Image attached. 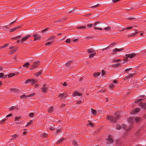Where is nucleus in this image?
Wrapping results in <instances>:
<instances>
[{"mask_svg":"<svg viewBox=\"0 0 146 146\" xmlns=\"http://www.w3.org/2000/svg\"><path fill=\"white\" fill-rule=\"evenodd\" d=\"M86 28V27L85 26H79L77 27V28L78 29H84Z\"/></svg>","mask_w":146,"mask_h":146,"instance_id":"obj_33","label":"nucleus"},{"mask_svg":"<svg viewBox=\"0 0 146 146\" xmlns=\"http://www.w3.org/2000/svg\"><path fill=\"white\" fill-rule=\"evenodd\" d=\"M120 65V64H117L113 65L112 66L114 67H118Z\"/></svg>","mask_w":146,"mask_h":146,"instance_id":"obj_40","label":"nucleus"},{"mask_svg":"<svg viewBox=\"0 0 146 146\" xmlns=\"http://www.w3.org/2000/svg\"><path fill=\"white\" fill-rule=\"evenodd\" d=\"M70 42V39H67L66 40V42L67 43H69Z\"/></svg>","mask_w":146,"mask_h":146,"instance_id":"obj_47","label":"nucleus"},{"mask_svg":"<svg viewBox=\"0 0 146 146\" xmlns=\"http://www.w3.org/2000/svg\"><path fill=\"white\" fill-rule=\"evenodd\" d=\"M93 25V24H88L87 26L89 27H91Z\"/></svg>","mask_w":146,"mask_h":146,"instance_id":"obj_59","label":"nucleus"},{"mask_svg":"<svg viewBox=\"0 0 146 146\" xmlns=\"http://www.w3.org/2000/svg\"><path fill=\"white\" fill-rule=\"evenodd\" d=\"M120 1V0H112V1L113 3H115Z\"/></svg>","mask_w":146,"mask_h":146,"instance_id":"obj_55","label":"nucleus"},{"mask_svg":"<svg viewBox=\"0 0 146 146\" xmlns=\"http://www.w3.org/2000/svg\"><path fill=\"white\" fill-rule=\"evenodd\" d=\"M20 118V117H16L15 118V121H19V119Z\"/></svg>","mask_w":146,"mask_h":146,"instance_id":"obj_61","label":"nucleus"},{"mask_svg":"<svg viewBox=\"0 0 146 146\" xmlns=\"http://www.w3.org/2000/svg\"><path fill=\"white\" fill-rule=\"evenodd\" d=\"M100 72H97L96 73H94L93 74V75L94 77H97L100 75Z\"/></svg>","mask_w":146,"mask_h":146,"instance_id":"obj_22","label":"nucleus"},{"mask_svg":"<svg viewBox=\"0 0 146 146\" xmlns=\"http://www.w3.org/2000/svg\"><path fill=\"white\" fill-rule=\"evenodd\" d=\"M66 96V95H65L64 93H62L60 94L59 95V97H60L61 98L65 97Z\"/></svg>","mask_w":146,"mask_h":146,"instance_id":"obj_23","label":"nucleus"},{"mask_svg":"<svg viewBox=\"0 0 146 146\" xmlns=\"http://www.w3.org/2000/svg\"><path fill=\"white\" fill-rule=\"evenodd\" d=\"M40 136L41 137H46L47 136V134L45 133H43L42 134H41L40 135Z\"/></svg>","mask_w":146,"mask_h":146,"instance_id":"obj_27","label":"nucleus"},{"mask_svg":"<svg viewBox=\"0 0 146 146\" xmlns=\"http://www.w3.org/2000/svg\"><path fill=\"white\" fill-rule=\"evenodd\" d=\"M21 37V36L20 35H19L18 36L15 37H14L11 38L12 40H17L18 39H20Z\"/></svg>","mask_w":146,"mask_h":146,"instance_id":"obj_20","label":"nucleus"},{"mask_svg":"<svg viewBox=\"0 0 146 146\" xmlns=\"http://www.w3.org/2000/svg\"><path fill=\"white\" fill-rule=\"evenodd\" d=\"M29 65V63H26L23 65V67H25L26 68H28Z\"/></svg>","mask_w":146,"mask_h":146,"instance_id":"obj_29","label":"nucleus"},{"mask_svg":"<svg viewBox=\"0 0 146 146\" xmlns=\"http://www.w3.org/2000/svg\"><path fill=\"white\" fill-rule=\"evenodd\" d=\"M107 140L109 142L108 143H112L113 142V140L111 136L108 137V138L107 139Z\"/></svg>","mask_w":146,"mask_h":146,"instance_id":"obj_12","label":"nucleus"},{"mask_svg":"<svg viewBox=\"0 0 146 146\" xmlns=\"http://www.w3.org/2000/svg\"><path fill=\"white\" fill-rule=\"evenodd\" d=\"M4 76V74L3 73H0V78H3Z\"/></svg>","mask_w":146,"mask_h":146,"instance_id":"obj_57","label":"nucleus"},{"mask_svg":"<svg viewBox=\"0 0 146 146\" xmlns=\"http://www.w3.org/2000/svg\"><path fill=\"white\" fill-rule=\"evenodd\" d=\"M43 87L41 88L42 91L43 92L46 93L48 90V87L45 84H44L43 85Z\"/></svg>","mask_w":146,"mask_h":146,"instance_id":"obj_5","label":"nucleus"},{"mask_svg":"<svg viewBox=\"0 0 146 146\" xmlns=\"http://www.w3.org/2000/svg\"><path fill=\"white\" fill-rule=\"evenodd\" d=\"M88 52V54H91L95 52V50L92 48H90L88 49L87 50Z\"/></svg>","mask_w":146,"mask_h":146,"instance_id":"obj_13","label":"nucleus"},{"mask_svg":"<svg viewBox=\"0 0 146 146\" xmlns=\"http://www.w3.org/2000/svg\"><path fill=\"white\" fill-rule=\"evenodd\" d=\"M6 120V119H2V120H1V121H0V123H1L3 122Z\"/></svg>","mask_w":146,"mask_h":146,"instance_id":"obj_50","label":"nucleus"},{"mask_svg":"<svg viewBox=\"0 0 146 146\" xmlns=\"http://www.w3.org/2000/svg\"><path fill=\"white\" fill-rule=\"evenodd\" d=\"M18 136L16 135H14L12 136V138L10 139V140H11L14 138H15L17 137Z\"/></svg>","mask_w":146,"mask_h":146,"instance_id":"obj_37","label":"nucleus"},{"mask_svg":"<svg viewBox=\"0 0 146 146\" xmlns=\"http://www.w3.org/2000/svg\"><path fill=\"white\" fill-rule=\"evenodd\" d=\"M63 139H64V138H62V139L61 138V139H59L58 141L56 143V144H59V143H60L62 141Z\"/></svg>","mask_w":146,"mask_h":146,"instance_id":"obj_32","label":"nucleus"},{"mask_svg":"<svg viewBox=\"0 0 146 146\" xmlns=\"http://www.w3.org/2000/svg\"><path fill=\"white\" fill-rule=\"evenodd\" d=\"M91 14V13H90L88 14L84 15V16H85V17H89V16H90Z\"/></svg>","mask_w":146,"mask_h":146,"instance_id":"obj_60","label":"nucleus"},{"mask_svg":"<svg viewBox=\"0 0 146 146\" xmlns=\"http://www.w3.org/2000/svg\"><path fill=\"white\" fill-rule=\"evenodd\" d=\"M140 109L139 108H137L135 109L134 110L132 111L131 113V114H134L135 112H137L139 111Z\"/></svg>","mask_w":146,"mask_h":146,"instance_id":"obj_14","label":"nucleus"},{"mask_svg":"<svg viewBox=\"0 0 146 146\" xmlns=\"http://www.w3.org/2000/svg\"><path fill=\"white\" fill-rule=\"evenodd\" d=\"M55 38H56L55 36H53V37H50V38H48V40H49L51 39H55Z\"/></svg>","mask_w":146,"mask_h":146,"instance_id":"obj_52","label":"nucleus"},{"mask_svg":"<svg viewBox=\"0 0 146 146\" xmlns=\"http://www.w3.org/2000/svg\"><path fill=\"white\" fill-rule=\"evenodd\" d=\"M34 115V113H30L29 114V116L31 117H33Z\"/></svg>","mask_w":146,"mask_h":146,"instance_id":"obj_34","label":"nucleus"},{"mask_svg":"<svg viewBox=\"0 0 146 146\" xmlns=\"http://www.w3.org/2000/svg\"><path fill=\"white\" fill-rule=\"evenodd\" d=\"M27 95L26 96L25 94H24V95H23L22 96H20V98H25L27 97Z\"/></svg>","mask_w":146,"mask_h":146,"instance_id":"obj_41","label":"nucleus"},{"mask_svg":"<svg viewBox=\"0 0 146 146\" xmlns=\"http://www.w3.org/2000/svg\"><path fill=\"white\" fill-rule=\"evenodd\" d=\"M100 4H97V5H94V6H93L92 7H91L93 8H94L96 7H98V6H100Z\"/></svg>","mask_w":146,"mask_h":146,"instance_id":"obj_51","label":"nucleus"},{"mask_svg":"<svg viewBox=\"0 0 146 146\" xmlns=\"http://www.w3.org/2000/svg\"><path fill=\"white\" fill-rule=\"evenodd\" d=\"M54 129V126L50 127V131H52Z\"/></svg>","mask_w":146,"mask_h":146,"instance_id":"obj_53","label":"nucleus"},{"mask_svg":"<svg viewBox=\"0 0 146 146\" xmlns=\"http://www.w3.org/2000/svg\"><path fill=\"white\" fill-rule=\"evenodd\" d=\"M8 44L9 43L5 44L4 45L0 46V48H5V47H7L8 46Z\"/></svg>","mask_w":146,"mask_h":146,"instance_id":"obj_28","label":"nucleus"},{"mask_svg":"<svg viewBox=\"0 0 146 146\" xmlns=\"http://www.w3.org/2000/svg\"><path fill=\"white\" fill-rule=\"evenodd\" d=\"M141 120L140 118L139 117H135V121L137 123L139 122Z\"/></svg>","mask_w":146,"mask_h":146,"instance_id":"obj_21","label":"nucleus"},{"mask_svg":"<svg viewBox=\"0 0 146 146\" xmlns=\"http://www.w3.org/2000/svg\"><path fill=\"white\" fill-rule=\"evenodd\" d=\"M105 74V72L104 70H102V73L101 75L102 76H103Z\"/></svg>","mask_w":146,"mask_h":146,"instance_id":"obj_58","label":"nucleus"},{"mask_svg":"<svg viewBox=\"0 0 146 146\" xmlns=\"http://www.w3.org/2000/svg\"><path fill=\"white\" fill-rule=\"evenodd\" d=\"M141 100H142V99H137L135 100V102L136 103V102H140Z\"/></svg>","mask_w":146,"mask_h":146,"instance_id":"obj_46","label":"nucleus"},{"mask_svg":"<svg viewBox=\"0 0 146 146\" xmlns=\"http://www.w3.org/2000/svg\"><path fill=\"white\" fill-rule=\"evenodd\" d=\"M116 44V42H113V43H111V44H110L107 47L104 48L102 49V51H104L106 49H107L108 48H110L112 47L113 46H115Z\"/></svg>","mask_w":146,"mask_h":146,"instance_id":"obj_8","label":"nucleus"},{"mask_svg":"<svg viewBox=\"0 0 146 146\" xmlns=\"http://www.w3.org/2000/svg\"><path fill=\"white\" fill-rule=\"evenodd\" d=\"M52 43H53V42H46V45H50V44H52Z\"/></svg>","mask_w":146,"mask_h":146,"instance_id":"obj_42","label":"nucleus"},{"mask_svg":"<svg viewBox=\"0 0 146 146\" xmlns=\"http://www.w3.org/2000/svg\"><path fill=\"white\" fill-rule=\"evenodd\" d=\"M34 37V40L35 41L40 39V37L37 34H35L33 35Z\"/></svg>","mask_w":146,"mask_h":146,"instance_id":"obj_9","label":"nucleus"},{"mask_svg":"<svg viewBox=\"0 0 146 146\" xmlns=\"http://www.w3.org/2000/svg\"><path fill=\"white\" fill-rule=\"evenodd\" d=\"M135 55H125V56L124 57L123 60L125 61L128 60L129 58H132L134 57Z\"/></svg>","mask_w":146,"mask_h":146,"instance_id":"obj_6","label":"nucleus"},{"mask_svg":"<svg viewBox=\"0 0 146 146\" xmlns=\"http://www.w3.org/2000/svg\"><path fill=\"white\" fill-rule=\"evenodd\" d=\"M124 50L123 48H115L113 50L112 54H115L116 52H122Z\"/></svg>","mask_w":146,"mask_h":146,"instance_id":"obj_3","label":"nucleus"},{"mask_svg":"<svg viewBox=\"0 0 146 146\" xmlns=\"http://www.w3.org/2000/svg\"><path fill=\"white\" fill-rule=\"evenodd\" d=\"M106 119L109 120H110L111 122H115L117 120L116 117L115 116H111L109 115L107 116Z\"/></svg>","mask_w":146,"mask_h":146,"instance_id":"obj_2","label":"nucleus"},{"mask_svg":"<svg viewBox=\"0 0 146 146\" xmlns=\"http://www.w3.org/2000/svg\"><path fill=\"white\" fill-rule=\"evenodd\" d=\"M105 30H106L110 31L111 30V27L110 26H108V27H106L104 29Z\"/></svg>","mask_w":146,"mask_h":146,"instance_id":"obj_31","label":"nucleus"},{"mask_svg":"<svg viewBox=\"0 0 146 146\" xmlns=\"http://www.w3.org/2000/svg\"><path fill=\"white\" fill-rule=\"evenodd\" d=\"M114 85L113 84H111L110 86H109V87L110 89H112L113 88L115 87Z\"/></svg>","mask_w":146,"mask_h":146,"instance_id":"obj_43","label":"nucleus"},{"mask_svg":"<svg viewBox=\"0 0 146 146\" xmlns=\"http://www.w3.org/2000/svg\"><path fill=\"white\" fill-rule=\"evenodd\" d=\"M91 112L92 114L94 115H96L97 114V112L95 110H94L92 109L91 110Z\"/></svg>","mask_w":146,"mask_h":146,"instance_id":"obj_18","label":"nucleus"},{"mask_svg":"<svg viewBox=\"0 0 146 146\" xmlns=\"http://www.w3.org/2000/svg\"><path fill=\"white\" fill-rule=\"evenodd\" d=\"M37 80L36 79H31V82L32 83L31 85H33L35 83H36L37 82Z\"/></svg>","mask_w":146,"mask_h":146,"instance_id":"obj_19","label":"nucleus"},{"mask_svg":"<svg viewBox=\"0 0 146 146\" xmlns=\"http://www.w3.org/2000/svg\"><path fill=\"white\" fill-rule=\"evenodd\" d=\"M17 19H16L14 21H13L11 23H10L9 25H12V24H13L16 21Z\"/></svg>","mask_w":146,"mask_h":146,"instance_id":"obj_64","label":"nucleus"},{"mask_svg":"<svg viewBox=\"0 0 146 146\" xmlns=\"http://www.w3.org/2000/svg\"><path fill=\"white\" fill-rule=\"evenodd\" d=\"M39 64V62H38L36 61L34 62L33 63V65L32 66V69H34L36 68L38 65Z\"/></svg>","mask_w":146,"mask_h":146,"instance_id":"obj_7","label":"nucleus"},{"mask_svg":"<svg viewBox=\"0 0 146 146\" xmlns=\"http://www.w3.org/2000/svg\"><path fill=\"white\" fill-rule=\"evenodd\" d=\"M53 108L52 107H50L48 110V111L49 112H51L52 111Z\"/></svg>","mask_w":146,"mask_h":146,"instance_id":"obj_30","label":"nucleus"},{"mask_svg":"<svg viewBox=\"0 0 146 146\" xmlns=\"http://www.w3.org/2000/svg\"><path fill=\"white\" fill-rule=\"evenodd\" d=\"M31 79L28 80H26L25 82V83L26 84H28V83H29V82H31Z\"/></svg>","mask_w":146,"mask_h":146,"instance_id":"obj_48","label":"nucleus"},{"mask_svg":"<svg viewBox=\"0 0 146 146\" xmlns=\"http://www.w3.org/2000/svg\"><path fill=\"white\" fill-rule=\"evenodd\" d=\"M35 93H33L31 94L30 95H27V97H32V96H34V95H35Z\"/></svg>","mask_w":146,"mask_h":146,"instance_id":"obj_39","label":"nucleus"},{"mask_svg":"<svg viewBox=\"0 0 146 146\" xmlns=\"http://www.w3.org/2000/svg\"><path fill=\"white\" fill-rule=\"evenodd\" d=\"M132 28H133V27H127V28H126L123 29L122 30H121L120 31H124L125 30H128V29H131Z\"/></svg>","mask_w":146,"mask_h":146,"instance_id":"obj_25","label":"nucleus"},{"mask_svg":"<svg viewBox=\"0 0 146 146\" xmlns=\"http://www.w3.org/2000/svg\"><path fill=\"white\" fill-rule=\"evenodd\" d=\"M9 49H12L10 51V54H11L17 51L18 48L17 46H12L10 47Z\"/></svg>","mask_w":146,"mask_h":146,"instance_id":"obj_4","label":"nucleus"},{"mask_svg":"<svg viewBox=\"0 0 146 146\" xmlns=\"http://www.w3.org/2000/svg\"><path fill=\"white\" fill-rule=\"evenodd\" d=\"M94 29L96 30H102V29L101 28H98L96 27H94Z\"/></svg>","mask_w":146,"mask_h":146,"instance_id":"obj_54","label":"nucleus"},{"mask_svg":"<svg viewBox=\"0 0 146 146\" xmlns=\"http://www.w3.org/2000/svg\"><path fill=\"white\" fill-rule=\"evenodd\" d=\"M17 109V107H16L15 106H12V107H10L9 108V110L10 111H12L13 110Z\"/></svg>","mask_w":146,"mask_h":146,"instance_id":"obj_24","label":"nucleus"},{"mask_svg":"<svg viewBox=\"0 0 146 146\" xmlns=\"http://www.w3.org/2000/svg\"><path fill=\"white\" fill-rule=\"evenodd\" d=\"M12 116V114H9V115H7L6 116V117L7 118H8L9 117H11V116Z\"/></svg>","mask_w":146,"mask_h":146,"instance_id":"obj_63","label":"nucleus"},{"mask_svg":"<svg viewBox=\"0 0 146 146\" xmlns=\"http://www.w3.org/2000/svg\"><path fill=\"white\" fill-rule=\"evenodd\" d=\"M134 120V119L133 117H130L128 119V121L129 123H131L132 124V123L133 122Z\"/></svg>","mask_w":146,"mask_h":146,"instance_id":"obj_17","label":"nucleus"},{"mask_svg":"<svg viewBox=\"0 0 146 146\" xmlns=\"http://www.w3.org/2000/svg\"><path fill=\"white\" fill-rule=\"evenodd\" d=\"M33 122V121L32 120H31L29 122H28L27 125L26 126V127H27L29 125H30Z\"/></svg>","mask_w":146,"mask_h":146,"instance_id":"obj_35","label":"nucleus"},{"mask_svg":"<svg viewBox=\"0 0 146 146\" xmlns=\"http://www.w3.org/2000/svg\"><path fill=\"white\" fill-rule=\"evenodd\" d=\"M72 144L73 145H75L77 146L78 145V144L76 141L74 140H73L72 141Z\"/></svg>","mask_w":146,"mask_h":146,"instance_id":"obj_26","label":"nucleus"},{"mask_svg":"<svg viewBox=\"0 0 146 146\" xmlns=\"http://www.w3.org/2000/svg\"><path fill=\"white\" fill-rule=\"evenodd\" d=\"M15 75V73H11L9 74L8 77H11L12 76H14Z\"/></svg>","mask_w":146,"mask_h":146,"instance_id":"obj_38","label":"nucleus"},{"mask_svg":"<svg viewBox=\"0 0 146 146\" xmlns=\"http://www.w3.org/2000/svg\"><path fill=\"white\" fill-rule=\"evenodd\" d=\"M41 74V71L39 72H37L36 75L37 76H38L39 75H40Z\"/></svg>","mask_w":146,"mask_h":146,"instance_id":"obj_45","label":"nucleus"},{"mask_svg":"<svg viewBox=\"0 0 146 146\" xmlns=\"http://www.w3.org/2000/svg\"><path fill=\"white\" fill-rule=\"evenodd\" d=\"M20 28V26L13 28L11 29L10 30V32H13V31H15L16 29Z\"/></svg>","mask_w":146,"mask_h":146,"instance_id":"obj_15","label":"nucleus"},{"mask_svg":"<svg viewBox=\"0 0 146 146\" xmlns=\"http://www.w3.org/2000/svg\"><path fill=\"white\" fill-rule=\"evenodd\" d=\"M31 36L30 35L26 36H25L23 37L21 39V41L22 42L25 41L28 38Z\"/></svg>","mask_w":146,"mask_h":146,"instance_id":"obj_11","label":"nucleus"},{"mask_svg":"<svg viewBox=\"0 0 146 146\" xmlns=\"http://www.w3.org/2000/svg\"><path fill=\"white\" fill-rule=\"evenodd\" d=\"M134 75V74H130L128 76H127L128 78H130L131 77Z\"/></svg>","mask_w":146,"mask_h":146,"instance_id":"obj_62","label":"nucleus"},{"mask_svg":"<svg viewBox=\"0 0 146 146\" xmlns=\"http://www.w3.org/2000/svg\"><path fill=\"white\" fill-rule=\"evenodd\" d=\"M82 95V94L81 93H79L77 92H74L72 94L73 96H80Z\"/></svg>","mask_w":146,"mask_h":146,"instance_id":"obj_10","label":"nucleus"},{"mask_svg":"<svg viewBox=\"0 0 146 146\" xmlns=\"http://www.w3.org/2000/svg\"><path fill=\"white\" fill-rule=\"evenodd\" d=\"M60 132V129H57L56 131V133L58 134Z\"/></svg>","mask_w":146,"mask_h":146,"instance_id":"obj_44","label":"nucleus"},{"mask_svg":"<svg viewBox=\"0 0 146 146\" xmlns=\"http://www.w3.org/2000/svg\"><path fill=\"white\" fill-rule=\"evenodd\" d=\"M116 128L117 130H119L121 128H123V129H125L126 131H128L131 129V127L129 126L127 127L126 125L123 124H122L121 126L118 124L117 125Z\"/></svg>","mask_w":146,"mask_h":146,"instance_id":"obj_1","label":"nucleus"},{"mask_svg":"<svg viewBox=\"0 0 146 146\" xmlns=\"http://www.w3.org/2000/svg\"><path fill=\"white\" fill-rule=\"evenodd\" d=\"M140 106L142 107H144L146 106V103H141L140 104Z\"/></svg>","mask_w":146,"mask_h":146,"instance_id":"obj_36","label":"nucleus"},{"mask_svg":"<svg viewBox=\"0 0 146 146\" xmlns=\"http://www.w3.org/2000/svg\"><path fill=\"white\" fill-rule=\"evenodd\" d=\"M87 125H90L92 127H93L94 126V125L92 123H90L89 124H87Z\"/></svg>","mask_w":146,"mask_h":146,"instance_id":"obj_56","label":"nucleus"},{"mask_svg":"<svg viewBox=\"0 0 146 146\" xmlns=\"http://www.w3.org/2000/svg\"><path fill=\"white\" fill-rule=\"evenodd\" d=\"M139 33V32H138L137 31H136L135 33H133L131 35H129L127 36V37H131L132 36H134L136 34H138Z\"/></svg>","mask_w":146,"mask_h":146,"instance_id":"obj_16","label":"nucleus"},{"mask_svg":"<svg viewBox=\"0 0 146 146\" xmlns=\"http://www.w3.org/2000/svg\"><path fill=\"white\" fill-rule=\"evenodd\" d=\"M48 29H49L48 28H46L44 29V30H42V32H44L45 31H47L48 30Z\"/></svg>","mask_w":146,"mask_h":146,"instance_id":"obj_49","label":"nucleus"}]
</instances>
